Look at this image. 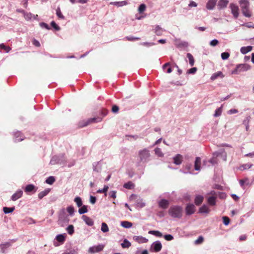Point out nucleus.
Masks as SVG:
<instances>
[{
	"label": "nucleus",
	"mask_w": 254,
	"mask_h": 254,
	"mask_svg": "<svg viewBox=\"0 0 254 254\" xmlns=\"http://www.w3.org/2000/svg\"><path fill=\"white\" fill-rule=\"evenodd\" d=\"M0 49L4 50L6 53H8L11 50V48L9 46H6L3 43L0 44Z\"/></svg>",
	"instance_id": "obj_55"
},
{
	"label": "nucleus",
	"mask_w": 254,
	"mask_h": 254,
	"mask_svg": "<svg viewBox=\"0 0 254 254\" xmlns=\"http://www.w3.org/2000/svg\"><path fill=\"white\" fill-rule=\"evenodd\" d=\"M81 218L87 226H92L94 225V221L88 216L83 215Z\"/></svg>",
	"instance_id": "obj_17"
},
{
	"label": "nucleus",
	"mask_w": 254,
	"mask_h": 254,
	"mask_svg": "<svg viewBox=\"0 0 254 254\" xmlns=\"http://www.w3.org/2000/svg\"><path fill=\"white\" fill-rule=\"evenodd\" d=\"M251 68V66L247 64H240L231 71L232 74H238L240 72L247 71Z\"/></svg>",
	"instance_id": "obj_5"
},
{
	"label": "nucleus",
	"mask_w": 254,
	"mask_h": 254,
	"mask_svg": "<svg viewBox=\"0 0 254 254\" xmlns=\"http://www.w3.org/2000/svg\"><path fill=\"white\" fill-rule=\"evenodd\" d=\"M229 7L231 10V13L234 18L237 19L239 15V6L234 3H231Z\"/></svg>",
	"instance_id": "obj_10"
},
{
	"label": "nucleus",
	"mask_w": 254,
	"mask_h": 254,
	"mask_svg": "<svg viewBox=\"0 0 254 254\" xmlns=\"http://www.w3.org/2000/svg\"><path fill=\"white\" fill-rule=\"evenodd\" d=\"M165 30L162 28L159 25H157L155 26V28L153 29L154 32L157 36H161L163 34V33Z\"/></svg>",
	"instance_id": "obj_30"
},
{
	"label": "nucleus",
	"mask_w": 254,
	"mask_h": 254,
	"mask_svg": "<svg viewBox=\"0 0 254 254\" xmlns=\"http://www.w3.org/2000/svg\"><path fill=\"white\" fill-rule=\"evenodd\" d=\"M133 239L134 241L137 242L139 244L146 243L148 241V240L145 237L141 236H134Z\"/></svg>",
	"instance_id": "obj_20"
},
{
	"label": "nucleus",
	"mask_w": 254,
	"mask_h": 254,
	"mask_svg": "<svg viewBox=\"0 0 254 254\" xmlns=\"http://www.w3.org/2000/svg\"><path fill=\"white\" fill-rule=\"evenodd\" d=\"M66 237V233L58 234L55 238V240L54 241V245L55 247H58L63 244L65 241Z\"/></svg>",
	"instance_id": "obj_8"
},
{
	"label": "nucleus",
	"mask_w": 254,
	"mask_h": 254,
	"mask_svg": "<svg viewBox=\"0 0 254 254\" xmlns=\"http://www.w3.org/2000/svg\"><path fill=\"white\" fill-rule=\"evenodd\" d=\"M131 243L127 239H124L123 242L121 244V247L123 249H127L131 246Z\"/></svg>",
	"instance_id": "obj_35"
},
{
	"label": "nucleus",
	"mask_w": 254,
	"mask_h": 254,
	"mask_svg": "<svg viewBox=\"0 0 254 254\" xmlns=\"http://www.w3.org/2000/svg\"><path fill=\"white\" fill-rule=\"evenodd\" d=\"M101 161L95 162L92 164L93 170L94 172L100 173L102 170V164Z\"/></svg>",
	"instance_id": "obj_15"
},
{
	"label": "nucleus",
	"mask_w": 254,
	"mask_h": 254,
	"mask_svg": "<svg viewBox=\"0 0 254 254\" xmlns=\"http://www.w3.org/2000/svg\"><path fill=\"white\" fill-rule=\"evenodd\" d=\"M223 223L224 225L228 226L230 223V219L226 216L222 217Z\"/></svg>",
	"instance_id": "obj_56"
},
{
	"label": "nucleus",
	"mask_w": 254,
	"mask_h": 254,
	"mask_svg": "<svg viewBox=\"0 0 254 254\" xmlns=\"http://www.w3.org/2000/svg\"><path fill=\"white\" fill-rule=\"evenodd\" d=\"M13 135L14 136V142L15 143L21 141L24 139V138L22 136V133L20 131L13 132Z\"/></svg>",
	"instance_id": "obj_16"
},
{
	"label": "nucleus",
	"mask_w": 254,
	"mask_h": 254,
	"mask_svg": "<svg viewBox=\"0 0 254 254\" xmlns=\"http://www.w3.org/2000/svg\"><path fill=\"white\" fill-rule=\"evenodd\" d=\"M169 201L165 198L161 199L158 202L159 207L163 209L167 208L169 205Z\"/></svg>",
	"instance_id": "obj_14"
},
{
	"label": "nucleus",
	"mask_w": 254,
	"mask_h": 254,
	"mask_svg": "<svg viewBox=\"0 0 254 254\" xmlns=\"http://www.w3.org/2000/svg\"><path fill=\"white\" fill-rule=\"evenodd\" d=\"M252 166H253L252 164H250V163L244 164L241 165L239 167V169L241 171H243V170L249 169L251 168L252 167Z\"/></svg>",
	"instance_id": "obj_46"
},
{
	"label": "nucleus",
	"mask_w": 254,
	"mask_h": 254,
	"mask_svg": "<svg viewBox=\"0 0 254 254\" xmlns=\"http://www.w3.org/2000/svg\"><path fill=\"white\" fill-rule=\"evenodd\" d=\"M184 167L187 171H191V170L192 168V164L190 163L187 162L184 165Z\"/></svg>",
	"instance_id": "obj_64"
},
{
	"label": "nucleus",
	"mask_w": 254,
	"mask_h": 254,
	"mask_svg": "<svg viewBox=\"0 0 254 254\" xmlns=\"http://www.w3.org/2000/svg\"><path fill=\"white\" fill-rule=\"evenodd\" d=\"M65 162L66 158L65 157V154L60 153L53 156L51 159L50 164L51 165H64Z\"/></svg>",
	"instance_id": "obj_3"
},
{
	"label": "nucleus",
	"mask_w": 254,
	"mask_h": 254,
	"mask_svg": "<svg viewBox=\"0 0 254 254\" xmlns=\"http://www.w3.org/2000/svg\"><path fill=\"white\" fill-rule=\"evenodd\" d=\"M69 221V218L66 215L64 208H62L59 212L58 224L61 226L64 227L65 224H68Z\"/></svg>",
	"instance_id": "obj_2"
},
{
	"label": "nucleus",
	"mask_w": 254,
	"mask_h": 254,
	"mask_svg": "<svg viewBox=\"0 0 254 254\" xmlns=\"http://www.w3.org/2000/svg\"><path fill=\"white\" fill-rule=\"evenodd\" d=\"M39 25L42 28H44L47 30H50L51 27L46 23L44 22H41L39 23Z\"/></svg>",
	"instance_id": "obj_61"
},
{
	"label": "nucleus",
	"mask_w": 254,
	"mask_h": 254,
	"mask_svg": "<svg viewBox=\"0 0 254 254\" xmlns=\"http://www.w3.org/2000/svg\"><path fill=\"white\" fill-rule=\"evenodd\" d=\"M173 160L175 164L179 165L183 161V156L180 154H177L173 157Z\"/></svg>",
	"instance_id": "obj_21"
},
{
	"label": "nucleus",
	"mask_w": 254,
	"mask_h": 254,
	"mask_svg": "<svg viewBox=\"0 0 254 254\" xmlns=\"http://www.w3.org/2000/svg\"><path fill=\"white\" fill-rule=\"evenodd\" d=\"M197 70V68L196 67H191L187 70V74H194L196 73Z\"/></svg>",
	"instance_id": "obj_58"
},
{
	"label": "nucleus",
	"mask_w": 254,
	"mask_h": 254,
	"mask_svg": "<svg viewBox=\"0 0 254 254\" xmlns=\"http://www.w3.org/2000/svg\"><path fill=\"white\" fill-rule=\"evenodd\" d=\"M55 181H56L55 177L51 176L46 178L45 183L47 184L52 185L55 183Z\"/></svg>",
	"instance_id": "obj_38"
},
{
	"label": "nucleus",
	"mask_w": 254,
	"mask_h": 254,
	"mask_svg": "<svg viewBox=\"0 0 254 254\" xmlns=\"http://www.w3.org/2000/svg\"><path fill=\"white\" fill-rule=\"evenodd\" d=\"M222 105H221L220 107L217 108L215 111L214 114H213V116L214 117H217L220 116L222 112Z\"/></svg>",
	"instance_id": "obj_47"
},
{
	"label": "nucleus",
	"mask_w": 254,
	"mask_h": 254,
	"mask_svg": "<svg viewBox=\"0 0 254 254\" xmlns=\"http://www.w3.org/2000/svg\"><path fill=\"white\" fill-rule=\"evenodd\" d=\"M66 230L69 235H72L74 233V227L72 224L68 225L66 228Z\"/></svg>",
	"instance_id": "obj_44"
},
{
	"label": "nucleus",
	"mask_w": 254,
	"mask_h": 254,
	"mask_svg": "<svg viewBox=\"0 0 254 254\" xmlns=\"http://www.w3.org/2000/svg\"><path fill=\"white\" fill-rule=\"evenodd\" d=\"M88 206L86 205H82L80 207H79L78 213L80 215H83L88 212Z\"/></svg>",
	"instance_id": "obj_33"
},
{
	"label": "nucleus",
	"mask_w": 254,
	"mask_h": 254,
	"mask_svg": "<svg viewBox=\"0 0 254 254\" xmlns=\"http://www.w3.org/2000/svg\"><path fill=\"white\" fill-rule=\"evenodd\" d=\"M37 189L38 188L37 187L33 184H28L25 186L24 191L27 194H29L30 193L34 194L36 192Z\"/></svg>",
	"instance_id": "obj_12"
},
{
	"label": "nucleus",
	"mask_w": 254,
	"mask_h": 254,
	"mask_svg": "<svg viewBox=\"0 0 254 254\" xmlns=\"http://www.w3.org/2000/svg\"><path fill=\"white\" fill-rule=\"evenodd\" d=\"M239 3L243 14L246 17H250L252 14L249 11L250 2L248 0H240Z\"/></svg>",
	"instance_id": "obj_4"
},
{
	"label": "nucleus",
	"mask_w": 254,
	"mask_h": 254,
	"mask_svg": "<svg viewBox=\"0 0 254 254\" xmlns=\"http://www.w3.org/2000/svg\"><path fill=\"white\" fill-rule=\"evenodd\" d=\"M201 158L199 157H196L195 158L194 164V169L196 171H200L201 169Z\"/></svg>",
	"instance_id": "obj_24"
},
{
	"label": "nucleus",
	"mask_w": 254,
	"mask_h": 254,
	"mask_svg": "<svg viewBox=\"0 0 254 254\" xmlns=\"http://www.w3.org/2000/svg\"><path fill=\"white\" fill-rule=\"evenodd\" d=\"M101 230L103 233H107L109 231L108 226L105 222L102 223Z\"/></svg>",
	"instance_id": "obj_48"
},
{
	"label": "nucleus",
	"mask_w": 254,
	"mask_h": 254,
	"mask_svg": "<svg viewBox=\"0 0 254 254\" xmlns=\"http://www.w3.org/2000/svg\"><path fill=\"white\" fill-rule=\"evenodd\" d=\"M253 49V47L252 46H248L242 47L240 49L241 53L243 55H246L248 53L252 51Z\"/></svg>",
	"instance_id": "obj_29"
},
{
	"label": "nucleus",
	"mask_w": 254,
	"mask_h": 254,
	"mask_svg": "<svg viewBox=\"0 0 254 254\" xmlns=\"http://www.w3.org/2000/svg\"><path fill=\"white\" fill-rule=\"evenodd\" d=\"M15 210V206L12 207H6L4 206L2 208L3 212L4 214H9L13 212Z\"/></svg>",
	"instance_id": "obj_36"
},
{
	"label": "nucleus",
	"mask_w": 254,
	"mask_h": 254,
	"mask_svg": "<svg viewBox=\"0 0 254 254\" xmlns=\"http://www.w3.org/2000/svg\"><path fill=\"white\" fill-rule=\"evenodd\" d=\"M11 246L10 242H7L0 244V252L1 253H6V250Z\"/></svg>",
	"instance_id": "obj_22"
},
{
	"label": "nucleus",
	"mask_w": 254,
	"mask_h": 254,
	"mask_svg": "<svg viewBox=\"0 0 254 254\" xmlns=\"http://www.w3.org/2000/svg\"><path fill=\"white\" fill-rule=\"evenodd\" d=\"M217 196H210L207 197V203L210 206H215L216 205Z\"/></svg>",
	"instance_id": "obj_19"
},
{
	"label": "nucleus",
	"mask_w": 254,
	"mask_h": 254,
	"mask_svg": "<svg viewBox=\"0 0 254 254\" xmlns=\"http://www.w3.org/2000/svg\"><path fill=\"white\" fill-rule=\"evenodd\" d=\"M228 3V0H219L217 4L218 9L221 10L226 7Z\"/></svg>",
	"instance_id": "obj_25"
},
{
	"label": "nucleus",
	"mask_w": 254,
	"mask_h": 254,
	"mask_svg": "<svg viewBox=\"0 0 254 254\" xmlns=\"http://www.w3.org/2000/svg\"><path fill=\"white\" fill-rule=\"evenodd\" d=\"M154 152L155 154H156L159 157H163L164 155V154L162 153L161 149L157 147L155 148Z\"/></svg>",
	"instance_id": "obj_63"
},
{
	"label": "nucleus",
	"mask_w": 254,
	"mask_h": 254,
	"mask_svg": "<svg viewBox=\"0 0 254 254\" xmlns=\"http://www.w3.org/2000/svg\"><path fill=\"white\" fill-rule=\"evenodd\" d=\"M183 207L181 205H172L168 210V214L174 218H181L183 216Z\"/></svg>",
	"instance_id": "obj_1"
},
{
	"label": "nucleus",
	"mask_w": 254,
	"mask_h": 254,
	"mask_svg": "<svg viewBox=\"0 0 254 254\" xmlns=\"http://www.w3.org/2000/svg\"><path fill=\"white\" fill-rule=\"evenodd\" d=\"M124 39L127 40L129 41H135V40H140V38L137 37H134V36H128L125 37L124 38Z\"/></svg>",
	"instance_id": "obj_54"
},
{
	"label": "nucleus",
	"mask_w": 254,
	"mask_h": 254,
	"mask_svg": "<svg viewBox=\"0 0 254 254\" xmlns=\"http://www.w3.org/2000/svg\"><path fill=\"white\" fill-rule=\"evenodd\" d=\"M204 200V196L200 194H196L194 198V203L196 206L200 205Z\"/></svg>",
	"instance_id": "obj_23"
},
{
	"label": "nucleus",
	"mask_w": 254,
	"mask_h": 254,
	"mask_svg": "<svg viewBox=\"0 0 254 254\" xmlns=\"http://www.w3.org/2000/svg\"><path fill=\"white\" fill-rule=\"evenodd\" d=\"M123 187L128 190L133 189L135 187V185L131 181H128L124 184Z\"/></svg>",
	"instance_id": "obj_37"
},
{
	"label": "nucleus",
	"mask_w": 254,
	"mask_h": 254,
	"mask_svg": "<svg viewBox=\"0 0 254 254\" xmlns=\"http://www.w3.org/2000/svg\"><path fill=\"white\" fill-rule=\"evenodd\" d=\"M146 6L145 4L141 3L140 4H139V5L138 7V13L142 14L146 10Z\"/></svg>",
	"instance_id": "obj_50"
},
{
	"label": "nucleus",
	"mask_w": 254,
	"mask_h": 254,
	"mask_svg": "<svg viewBox=\"0 0 254 254\" xmlns=\"http://www.w3.org/2000/svg\"><path fill=\"white\" fill-rule=\"evenodd\" d=\"M136 205L137 207L140 208H143L145 206V203L142 202V199L140 198V197L136 200Z\"/></svg>",
	"instance_id": "obj_51"
},
{
	"label": "nucleus",
	"mask_w": 254,
	"mask_h": 254,
	"mask_svg": "<svg viewBox=\"0 0 254 254\" xmlns=\"http://www.w3.org/2000/svg\"><path fill=\"white\" fill-rule=\"evenodd\" d=\"M24 221L28 224H35L36 223V221L31 217H27L24 220Z\"/></svg>",
	"instance_id": "obj_62"
},
{
	"label": "nucleus",
	"mask_w": 254,
	"mask_h": 254,
	"mask_svg": "<svg viewBox=\"0 0 254 254\" xmlns=\"http://www.w3.org/2000/svg\"><path fill=\"white\" fill-rule=\"evenodd\" d=\"M120 225L124 228L128 229L132 226L133 224L128 221H122L121 222Z\"/></svg>",
	"instance_id": "obj_34"
},
{
	"label": "nucleus",
	"mask_w": 254,
	"mask_h": 254,
	"mask_svg": "<svg viewBox=\"0 0 254 254\" xmlns=\"http://www.w3.org/2000/svg\"><path fill=\"white\" fill-rule=\"evenodd\" d=\"M66 210L69 215L71 216L74 214L75 209L72 205H69L66 207Z\"/></svg>",
	"instance_id": "obj_49"
},
{
	"label": "nucleus",
	"mask_w": 254,
	"mask_h": 254,
	"mask_svg": "<svg viewBox=\"0 0 254 254\" xmlns=\"http://www.w3.org/2000/svg\"><path fill=\"white\" fill-rule=\"evenodd\" d=\"M209 211L210 209L206 204H203L198 209V213L201 214H207Z\"/></svg>",
	"instance_id": "obj_28"
},
{
	"label": "nucleus",
	"mask_w": 254,
	"mask_h": 254,
	"mask_svg": "<svg viewBox=\"0 0 254 254\" xmlns=\"http://www.w3.org/2000/svg\"><path fill=\"white\" fill-rule=\"evenodd\" d=\"M224 153H225V149L224 148H221L219 149L218 151L214 152L212 153V156L215 158H216L217 157L222 155Z\"/></svg>",
	"instance_id": "obj_40"
},
{
	"label": "nucleus",
	"mask_w": 254,
	"mask_h": 254,
	"mask_svg": "<svg viewBox=\"0 0 254 254\" xmlns=\"http://www.w3.org/2000/svg\"><path fill=\"white\" fill-rule=\"evenodd\" d=\"M109 187L107 185H104L103 189H99L97 190V193H103V192H107L108 190Z\"/></svg>",
	"instance_id": "obj_59"
},
{
	"label": "nucleus",
	"mask_w": 254,
	"mask_h": 254,
	"mask_svg": "<svg viewBox=\"0 0 254 254\" xmlns=\"http://www.w3.org/2000/svg\"><path fill=\"white\" fill-rule=\"evenodd\" d=\"M33 14L32 13L27 12L26 11V12L24 14V15H23V16L24 17V18L26 20L29 21V20H31V19L33 17Z\"/></svg>",
	"instance_id": "obj_57"
},
{
	"label": "nucleus",
	"mask_w": 254,
	"mask_h": 254,
	"mask_svg": "<svg viewBox=\"0 0 254 254\" xmlns=\"http://www.w3.org/2000/svg\"><path fill=\"white\" fill-rule=\"evenodd\" d=\"M139 161L137 163V166H139V164L142 162H146L148 161L150 157L149 151L148 149L145 148L139 151Z\"/></svg>",
	"instance_id": "obj_7"
},
{
	"label": "nucleus",
	"mask_w": 254,
	"mask_h": 254,
	"mask_svg": "<svg viewBox=\"0 0 254 254\" xmlns=\"http://www.w3.org/2000/svg\"><path fill=\"white\" fill-rule=\"evenodd\" d=\"M23 194V191L21 190H18L14 193L11 196V200L12 201H16L18 199L22 197Z\"/></svg>",
	"instance_id": "obj_18"
},
{
	"label": "nucleus",
	"mask_w": 254,
	"mask_h": 254,
	"mask_svg": "<svg viewBox=\"0 0 254 254\" xmlns=\"http://www.w3.org/2000/svg\"><path fill=\"white\" fill-rule=\"evenodd\" d=\"M105 245L103 244H99L98 245L93 246L89 248L88 252L91 254L100 252L103 251Z\"/></svg>",
	"instance_id": "obj_11"
},
{
	"label": "nucleus",
	"mask_w": 254,
	"mask_h": 254,
	"mask_svg": "<svg viewBox=\"0 0 254 254\" xmlns=\"http://www.w3.org/2000/svg\"><path fill=\"white\" fill-rule=\"evenodd\" d=\"M51 26L55 30V31H60L61 30V27L56 23L55 21H52L50 23Z\"/></svg>",
	"instance_id": "obj_53"
},
{
	"label": "nucleus",
	"mask_w": 254,
	"mask_h": 254,
	"mask_svg": "<svg viewBox=\"0 0 254 254\" xmlns=\"http://www.w3.org/2000/svg\"><path fill=\"white\" fill-rule=\"evenodd\" d=\"M74 201L76 203L78 207H80L83 205L82 198L79 196H75L74 199Z\"/></svg>",
	"instance_id": "obj_43"
},
{
	"label": "nucleus",
	"mask_w": 254,
	"mask_h": 254,
	"mask_svg": "<svg viewBox=\"0 0 254 254\" xmlns=\"http://www.w3.org/2000/svg\"><path fill=\"white\" fill-rule=\"evenodd\" d=\"M176 47L180 49L183 48H187L189 46V43L187 41H181L176 45Z\"/></svg>",
	"instance_id": "obj_41"
},
{
	"label": "nucleus",
	"mask_w": 254,
	"mask_h": 254,
	"mask_svg": "<svg viewBox=\"0 0 254 254\" xmlns=\"http://www.w3.org/2000/svg\"><path fill=\"white\" fill-rule=\"evenodd\" d=\"M162 248V245L159 240L156 241L152 243L149 248V251L152 253H158Z\"/></svg>",
	"instance_id": "obj_9"
},
{
	"label": "nucleus",
	"mask_w": 254,
	"mask_h": 254,
	"mask_svg": "<svg viewBox=\"0 0 254 254\" xmlns=\"http://www.w3.org/2000/svg\"><path fill=\"white\" fill-rule=\"evenodd\" d=\"M195 210V207L193 203H188L185 208V212L187 215L193 214Z\"/></svg>",
	"instance_id": "obj_13"
},
{
	"label": "nucleus",
	"mask_w": 254,
	"mask_h": 254,
	"mask_svg": "<svg viewBox=\"0 0 254 254\" xmlns=\"http://www.w3.org/2000/svg\"><path fill=\"white\" fill-rule=\"evenodd\" d=\"M102 120V118L100 117H94L93 118H91L85 121H82L80 122L78 124V127L80 128H82L85 127L87 126L90 124L92 123H99L101 122Z\"/></svg>",
	"instance_id": "obj_6"
},
{
	"label": "nucleus",
	"mask_w": 254,
	"mask_h": 254,
	"mask_svg": "<svg viewBox=\"0 0 254 254\" xmlns=\"http://www.w3.org/2000/svg\"><path fill=\"white\" fill-rule=\"evenodd\" d=\"M224 77V75H223V72L221 71H218L212 74L211 76L210 77V79L212 81H214L218 77L223 78Z\"/></svg>",
	"instance_id": "obj_31"
},
{
	"label": "nucleus",
	"mask_w": 254,
	"mask_h": 254,
	"mask_svg": "<svg viewBox=\"0 0 254 254\" xmlns=\"http://www.w3.org/2000/svg\"><path fill=\"white\" fill-rule=\"evenodd\" d=\"M56 15L59 18L62 19H64L65 17L62 14L61 8L59 6H58L56 9Z\"/></svg>",
	"instance_id": "obj_52"
},
{
	"label": "nucleus",
	"mask_w": 254,
	"mask_h": 254,
	"mask_svg": "<svg viewBox=\"0 0 254 254\" xmlns=\"http://www.w3.org/2000/svg\"><path fill=\"white\" fill-rule=\"evenodd\" d=\"M187 57L189 59L190 65L191 66H193L194 64V59L192 55L190 53H188L187 54Z\"/></svg>",
	"instance_id": "obj_45"
},
{
	"label": "nucleus",
	"mask_w": 254,
	"mask_h": 254,
	"mask_svg": "<svg viewBox=\"0 0 254 254\" xmlns=\"http://www.w3.org/2000/svg\"><path fill=\"white\" fill-rule=\"evenodd\" d=\"M111 3L118 7H121L127 5V0L114 1L111 2Z\"/></svg>",
	"instance_id": "obj_39"
},
{
	"label": "nucleus",
	"mask_w": 254,
	"mask_h": 254,
	"mask_svg": "<svg viewBox=\"0 0 254 254\" xmlns=\"http://www.w3.org/2000/svg\"><path fill=\"white\" fill-rule=\"evenodd\" d=\"M217 0H209L206 3V7L209 10H212L216 4Z\"/></svg>",
	"instance_id": "obj_26"
},
{
	"label": "nucleus",
	"mask_w": 254,
	"mask_h": 254,
	"mask_svg": "<svg viewBox=\"0 0 254 254\" xmlns=\"http://www.w3.org/2000/svg\"><path fill=\"white\" fill-rule=\"evenodd\" d=\"M66 252L69 253V254H77V250L78 249L76 247H71L70 245L68 246L67 245L66 246Z\"/></svg>",
	"instance_id": "obj_27"
},
{
	"label": "nucleus",
	"mask_w": 254,
	"mask_h": 254,
	"mask_svg": "<svg viewBox=\"0 0 254 254\" xmlns=\"http://www.w3.org/2000/svg\"><path fill=\"white\" fill-rule=\"evenodd\" d=\"M148 234L159 238L163 236L162 233L158 230H150L148 231Z\"/></svg>",
	"instance_id": "obj_42"
},
{
	"label": "nucleus",
	"mask_w": 254,
	"mask_h": 254,
	"mask_svg": "<svg viewBox=\"0 0 254 254\" xmlns=\"http://www.w3.org/2000/svg\"><path fill=\"white\" fill-rule=\"evenodd\" d=\"M221 58L223 60H227L230 57V53L227 52H224L221 54Z\"/></svg>",
	"instance_id": "obj_60"
},
{
	"label": "nucleus",
	"mask_w": 254,
	"mask_h": 254,
	"mask_svg": "<svg viewBox=\"0 0 254 254\" xmlns=\"http://www.w3.org/2000/svg\"><path fill=\"white\" fill-rule=\"evenodd\" d=\"M51 189L49 188L46 189L44 190L41 191L38 193V196L39 199H42L44 197L47 195L50 192Z\"/></svg>",
	"instance_id": "obj_32"
}]
</instances>
